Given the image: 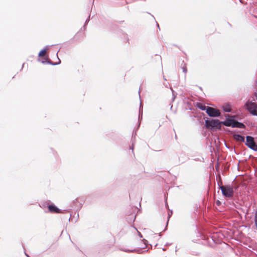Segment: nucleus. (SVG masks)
Returning a JSON list of instances; mask_svg holds the SVG:
<instances>
[{
  "mask_svg": "<svg viewBox=\"0 0 257 257\" xmlns=\"http://www.w3.org/2000/svg\"><path fill=\"white\" fill-rule=\"evenodd\" d=\"M219 188L221 190L222 195L227 198H231L234 194L233 188L232 185L220 186Z\"/></svg>",
  "mask_w": 257,
  "mask_h": 257,
  "instance_id": "1",
  "label": "nucleus"
},
{
  "mask_svg": "<svg viewBox=\"0 0 257 257\" xmlns=\"http://www.w3.org/2000/svg\"><path fill=\"white\" fill-rule=\"evenodd\" d=\"M246 109L253 116H257V104L251 101L248 100L245 103Z\"/></svg>",
  "mask_w": 257,
  "mask_h": 257,
  "instance_id": "2",
  "label": "nucleus"
},
{
  "mask_svg": "<svg viewBox=\"0 0 257 257\" xmlns=\"http://www.w3.org/2000/svg\"><path fill=\"white\" fill-rule=\"evenodd\" d=\"M205 125L207 128H210L211 129L221 128V122L218 119H211L205 120Z\"/></svg>",
  "mask_w": 257,
  "mask_h": 257,
  "instance_id": "3",
  "label": "nucleus"
},
{
  "mask_svg": "<svg viewBox=\"0 0 257 257\" xmlns=\"http://www.w3.org/2000/svg\"><path fill=\"white\" fill-rule=\"evenodd\" d=\"M206 112L209 116L211 117H217L220 114V113L218 109L211 107H207Z\"/></svg>",
  "mask_w": 257,
  "mask_h": 257,
  "instance_id": "4",
  "label": "nucleus"
},
{
  "mask_svg": "<svg viewBox=\"0 0 257 257\" xmlns=\"http://www.w3.org/2000/svg\"><path fill=\"white\" fill-rule=\"evenodd\" d=\"M255 144L254 139L251 136H247L246 137L245 145L249 148H250Z\"/></svg>",
  "mask_w": 257,
  "mask_h": 257,
  "instance_id": "5",
  "label": "nucleus"
},
{
  "mask_svg": "<svg viewBox=\"0 0 257 257\" xmlns=\"http://www.w3.org/2000/svg\"><path fill=\"white\" fill-rule=\"evenodd\" d=\"M232 127H237L239 128H245V125L240 122H238L237 121L233 120V124H232Z\"/></svg>",
  "mask_w": 257,
  "mask_h": 257,
  "instance_id": "6",
  "label": "nucleus"
},
{
  "mask_svg": "<svg viewBox=\"0 0 257 257\" xmlns=\"http://www.w3.org/2000/svg\"><path fill=\"white\" fill-rule=\"evenodd\" d=\"M233 120L230 119H227L223 121H220L221 124H223L225 126H232L233 124Z\"/></svg>",
  "mask_w": 257,
  "mask_h": 257,
  "instance_id": "7",
  "label": "nucleus"
},
{
  "mask_svg": "<svg viewBox=\"0 0 257 257\" xmlns=\"http://www.w3.org/2000/svg\"><path fill=\"white\" fill-rule=\"evenodd\" d=\"M48 208H49V211L51 212H55V213H59L60 212V209L54 205H50L48 206Z\"/></svg>",
  "mask_w": 257,
  "mask_h": 257,
  "instance_id": "8",
  "label": "nucleus"
},
{
  "mask_svg": "<svg viewBox=\"0 0 257 257\" xmlns=\"http://www.w3.org/2000/svg\"><path fill=\"white\" fill-rule=\"evenodd\" d=\"M233 138L237 141L240 142H244V137L241 136L240 135L235 134V135H233Z\"/></svg>",
  "mask_w": 257,
  "mask_h": 257,
  "instance_id": "9",
  "label": "nucleus"
},
{
  "mask_svg": "<svg viewBox=\"0 0 257 257\" xmlns=\"http://www.w3.org/2000/svg\"><path fill=\"white\" fill-rule=\"evenodd\" d=\"M196 106L197 108H199L202 110H206V109L207 108V107H206L205 105H203V104L200 102H197L196 103Z\"/></svg>",
  "mask_w": 257,
  "mask_h": 257,
  "instance_id": "10",
  "label": "nucleus"
},
{
  "mask_svg": "<svg viewBox=\"0 0 257 257\" xmlns=\"http://www.w3.org/2000/svg\"><path fill=\"white\" fill-rule=\"evenodd\" d=\"M123 251L125 252H137L139 253H142L141 249H122Z\"/></svg>",
  "mask_w": 257,
  "mask_h": 257,
  "instance_id": "11",
  "label": "nucleus"
},
{
  "mask_svg": "<svg viewBox=\"0 0 257 257\" xmlns=\"http://www.w3.org/2000/svg\"><path fill=\"white\" fill-rule=\"evenodd\" d=\"M222 109L225 112H230L231 108L229 104H225L222 106Z\"/></svg>",
  "mask_w": 257,
  "mask_h": 257,
  "instance_id": "12",
  "label": "nucleus"
},
{
  "mask_svg": "<svg viewBox=\"0 0 257 257\" xmlns=\"http://www.w3.org/2000/svg\"><path fill=\"white\" fill-rule=\"evenodd\" d=\"M46 52V49H44L42 50L39 53V55H38L39 57L44 56V55L45 54Z\"/></svg>",
  "mask_w": 257,
  "mask_h": 257,
  "instance_id": "13",
  "label": "nucleus"
},
{
  "mask_svg": "<svg viewBox=\"0 0 257 257\" xmlns=\"http://www.w3.org/2000/svg\"><path fill=\"white\" fill-rule=\"evenodd\" d=\"M58 62H56V63H53L52 62H51L50 61H48V63L49 64H50L52 65H58V64H59L60 63V60L58 58Z\"/></svg>",
  "mask_w": 257,
  "mask_h": 257,
  "instance_id": "14",
  "label": "nucleus"
},
{
  "mask_svg": "<svg viewBox=\"0 0 257 257\" xmlns=\"http://www.w3.org/2000/svg\"><path fill=\"white\" fill-rule=\"evenodd\" d=\"M250 149L251 150L257 152V145L255 144V143L251 147Z\"/></svg>",
  "mask_w": 257,
  "mask_h": 257,
  "instance_id": "15",
  "label": "nucleus"
},
{
  "mask_svg": "<svg viewBox=\"0 0 257 257\" xmlns=\"http://www.w3.org/2000/svg\"><path fill=\"white\" fill-rule=\"evenodd\" d=\"M182 69H183V71L184 73H187V68L186 67H183L182 68Z\"/></svg>",
  "mask_w": 257,
  "mask_h": 257,
  "instance_id": "16",
  "label": "nucleus"
},
{
  "mask_svg": "<svg viewBox=\"0 0 257 257\" xmlns=\"http://www.w3.org/2000/svg\"><path fill=\"white\" fill-rule=\"evenodd\" d=\"M172 211H171V212H169V213H168V221L169 220V218H170V216L172 215Z\"/></svg>",
  "mask_w": 257,
  "mask_h": 257,
  "instance_id": "17",
  "label": "nucleus"
},
{
  "mask_svg": "<svg viewBox=\"0 0 257 257\" xmlns=\"http://www.w3.org/2000/svg\"><path fill=\"white\" fill-rule=\"evenodd\" d=\"M135 215H134V214H132V219H131V221H134L135 220Z\"/></svg>",
  "mask_w": 257,
  "mask_h": 257,
  "instance_id": "18",
  "label": "nucleus"
},
{
  "mask_svg": "<svg viewBox=\"0 0 257 257\" xmlns=\"http://www.w3.org/2000/svg\"><path fill=\"white\" fill-rule=\"evenodd\" d=\"M142 107V103L141 102L140 103V113H141V107Z\"/></svg>",
  "mask_w": 257,
  "mask_h": 257,
  "instance_id": "19",
  "label": "nucleus"
},
{
  "mask_svg": "<svg viewBox=\"0 0 257 257\" xmlns=\"http://www.w3.org/2000/svg\"><path fill=\"white\" fill-rule=\"evenodd\" d=\"M138 233H139V235H140V236L141 237H142V235L141 233L140 232H139V231H138Z\"/></svg>",
  "mask_w": 257,
  "mask_h": 257,
  "instance_id": "20",
  "label": "nucleus"
},
{
  "mask_svg": "<svg viewBox=\"0 0 257 257\" xmlns=\"http://www.w3.org/2000/svg\"><path fill=\"white\" fill-rule=\"evenodd\" d=\"M89 21V19H87L86 20V22H85V23H87V22Z\"/></svg>",
  "mask_w": 257,
  "mask_h": 257,
  "instance_id": "21",
  "label": "nucleus"
},
{
  "mask_svg": "<svg viewBox=\"0 0 257 257\" xmlns=\"http://www.w3.org/2000/svg\"><path fill=\"white\" fill-rule=\"evenodd\" d=\"M25 254L27 255V256L30 257V256L29 255H28V254H27L26 253H25Z\"/></svg>",
  "mask_w": 257,
  "mask_h": 257,
  "instance_id": "22",
  "label": "nucleus"
},
{
  "mask_svg": "<svg viewBox=\"0 0 257 257\" xmlns=\"http://www.w3.org/2000/svg\"><path fill=\"white\" fill-rule=\"evenodd\" d=\"M131 149L132 150V151H133V150H134V147L133 146L132 147Z\"/></svg>",
  "mask_w": 257,
  "mask_h": 257,
  "instance_id": "23",
  "label": "nucleus"
},
{
  "mask_svg": "<svg viewBox=\"0 0 257 257\" xmlns=\"http://www.w3.org/2000/svg\"><path fill=\"white\" fill-rule=\"evenodd\" d=\"M219 203H220V202H219V201H218L217 202V204H219Z\"/></svg>",
  "mask_w": 257,
  "mask_h": 257,
  "instance_id": "24",
  "label": "nucleus"
},
{
  "mask_svg": "<svg viewBox=\"0 0 257 257\" xmlns=\"http://www.w3.org/2000/svg\"><path fill=\"white\" fill-rule=\"evenodd\" d=\"M144 241H145V242H144V243H145V244H146V242L147 241V240H145V239H144Z\"/></svg>",
  "mask_w": 257,
  "mask_h": 257,
  "instance_id": "25",
  "label": "nucleus"
},
{
  "mask_svg": "<svg viewBox=\"0 0 257 257\" xmlns=\"http://www.w3.org/2000/svg\"><path fill=\"white\" fill-rule=\"evenodd\" d=\"M255 97H256V98L257 99V93L255 94Z\"/></svg>",
  "mask_w": 257,
  "mask_h": 257,
  "instance_id": "26",
  "label": "nucleus"
},
{
  "mask_svg": "<svg viewBox=\"0 0 257 257\" xmlns=\"http://www.w3.org/2000/svg\"><path fill=\"white\" fill-rule=\"evenodd\" d=\"M161 236V233H160V234H159V236Z\"/></svg>",
  "mask_w": 257,
  "mask_h": 257,
  "instance_id": "27",
  "label": "nucleus"
},
{
  "mask_svg": "<svg viewBox=\"0 0 257 257\" xmlns=\"http://www.w3.org/2000/svg\"><path fill=\"white\" fill-rule=\"evenodd\" d=\"M170 244H168V243H167L166 245H169Z\"/></svg>",
  "mask_w": 257,
  "mask_h": 257,
  "instance_id": "28",
  "label": "nucleus"
}]
</instances>
